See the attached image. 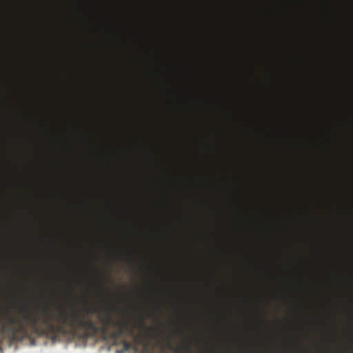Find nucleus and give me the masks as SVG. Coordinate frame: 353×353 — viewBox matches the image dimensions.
<instances>
[{
	"label": "nucleus",
	"mask_w": 353,
	"mask_h": 353,
	"mask_svg": "<svg viewBox=\"0 0 353 353\" xmlns=\"http://www.w3.org/2000/svg\"><path fill=\"white\" fill-rule=\"evenodd\" d=\"M24 287V281L17 280L14 282L16 294L21 292ZM85 312L90 314H97L101 326L97 327L90 317L80 314L74 307L69 314L61 304H57L55 310H50L49 305H45L39 313L15 294L8 321L12 336L17 340L27 337L30 330L39 334H55L63 332L65 327H69L72 329L80 328L85 332L95 334L98 331L105 333L108 328L114 327L117 330L111 333L112 338L114 340L121 339V344L125 351L132 347L137 350L139 343L135 341L134 336L137 335L134 334V327L131 321L127 319L122 321L114 320L112 314V308L110 305L105 307L104 314H102L100 309L93 307L85 309Z\"/></svg>",
	"instance_id": "1"
},
{
	"label": "nucleus",
	"mask_w": 353,
	"mask_h": 353,
	"mask_svg": "<svg viewBox=\"0 0 353 353\" xmlns=\"http://www.w3.org/2000/svg\"><path fill=\"white\" fill-rule=\"evenodd\" d=\"M135 341L143 346L142 353H154L155 348H159V353H167L165 348H169L176 352L178 348H174L170 340L164 341L159 335L147 334V336H134Z\"/></svg>",
	"instance_id": "2"
},
{
	"label": "nucleus",
	"mask_w": 353,
	"mask_h": 353,
	"mask_svg": "<svg viewBox=\"0 0 353 353\" xmlns=\"http://www.w3.org/2000/svg\"><path fill=\"white\" fill-rule=\"evenodd\" d=\"M17 97L21 99V0H17Z\"/></svg>",
	"instance_id": "3"
},
{
	"label": "nucleus",
	"mask_w": 353,
	"mask_h": 353,
	"mask_svg": "<svg viewBox=\"0 0 353 353\" xmlns=\"http://www.w3.org/2000/svg\"><path fill=\"white\" fill-rule=\"evenodd\" d=\"M17 169H18L19 172H21L23 171L24 167L21 165V163H19L17 165Z\"/></svg>",
	"instance_id": "4"
},
{
	"label": "nucleus",
	"mask_w": 353,
	"mask_h": 353,
	"mask_svg": "<svg viewBox=\"0 0 353 353\" xmlns=\"http://www.w3.org/2000/svg\"><path fill=\"white\" fill-rule=\"evenodd\" d=\"M17 185L20 188L23 187V183L21 181H18Z\"/></svg>",
	"instance_id": "5"
},
{
	"label": "nucleus",
	"mask_w": 353,
	"mask_h": 353,
	"mask_svg": "<svg viewBox=\"0 0 353 353\" xmlns=\"http://www.w3.org/2000/svg\"><path fill=\"white\" fill-rule=\"evenodd\" d=\"M185 349H186L187 350H190V347H189L188 345H186V346H185Z\"/></svg>",
	"instance_id": "6"
},
{
	"label": "nucleus",
	"mask_w": 353,
	"mask_h": 353,
	"mask_svg": "<svg viewBox=\"0 0 353 353\" xmlns=\"http://www.w3.org/2000/svg\"><path fill=\"white\" fill-rule=\"evenodd\" d=\"M207 353H214V352L213 351H212V350H208V351L207 352Z\"/></svg>",
	"instance_id": "7"
}]
</instances>
